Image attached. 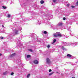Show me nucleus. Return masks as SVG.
I'll list each match as a JSON object with an SVG mask.
<instances>
[{
  "label": "nucleus",
  "instance_id": "nucleus-15",
  "mask_svg": "<svg viewBox=\"0 0 78 78\" xmlns=\"http://www.w3.org/2000/svg\"><path fill=\"white\" fill-rule=\"evenodd\" d=\"M56 39H54L52 44H54V43H55V42H56Z\"/></svg>",
  "mask_w": 78,
  "mask_h": 78
},
{
  "label": "nucleus",
  "instance_id": "nucleus-35",
  "mask_svg": "<svg viewBox=\"0 0 78 78\" xmlns=\"http://www.w3.org/2000/svg\"><path fill=\"white\" fill-rule=\"evenodd\" d=\"M76 5H78V1L76 2Z\"/></svg>",
  "mask_w": 78,
  "mask_h": 78
},
{
  "label": "nucleus",
  "instance_id": "nucleus-26",
  "mask_svg": "<svg viewBox=\"0 0 78 78\" xmlns=\"http://www.w3.org/2000/svg\"><path fill=\"white\" fill-rule=\"evenodd\" d=\"M10 74L11 75H14V73L12 72V73H11Z\"/></svg>",
  "mask_w": 78,
  "mask_h": 78
},
{
  "label": "nucleus",
  "instance_id": "nucleus-4",
  "mask_svg": "<svg viewBox=\"0 0 78 78\" xmlns=\"http://www.w3.org/2000/svg\"><path fill=\"white\" fill-rule=\"evenodd\" d=\"M62 44H63V45H64L65 46H69L70 45V44H69V43H67L66 42H64V41H62Z\"/></svg>",
  "mask_w": 78,
  "mask_h": 78
},
{
  "label": "nucleus",
  "instance_id": "nucleus-10",
  "mask_svg": "<svg viewBox=\"0 0 78 78\" xmlns=\"http://www.w3.org/2000/svg\"><path fill=\"white\" fill-rule=\"evenodd\" d=\"M16 55V53H14L13 54H12V55H11L10 56V57H13V56H14Z\"/></svg>",
  "mask_w": 78,
  "mask_h": 78
},
{
  "label": "nucleus",
  "instance_id": "nucleus-29",
  "mask_svg": "<svg viewBox=\"0 0 78 78\" xmlns=\"http://www.w3.org/2000/svg\"><path fill=\"white\" fill-rule=\"evenodd\" d=\"M50 45H48L47 46V47L48 48H50Z\"/></svg>",
  "mask_w": 78,
  "mask_h": 78
},
{
  "label": "nucleus",
  "instance_id": "nucleus-14",
  "mask_svg": "<svg viewBox=\"0 0 78 78\" xmlns=\"http://www.w3.org/2000/svg\"><path fill=\"white\" fill-rule=\"evenodd\" d=\"M70 34L71 36H73L75 35V34H73L72 33H70Z\"/></svg>",
  "mask_w": 78,
  "mask_h": 78
},
{
  "label": "nucleus",
  "instance_id": "nucleus-40",
  "mask_svg": "<svg viewBox=\"0 0 78 78\" xmlns=\"http://www.w3.org/2000/svg\"><path fill=\"white\" fill-rule=\"evenodd\" d=\"M72 78H75V77H73Z\"/></svg>",
  "mask_w": 78,
  "mask_h": 78
},
{
  "label": "nucleus",
  "instance_id": "nucleus-30",
  "mask_svg": "<svg viewBox=\"0 0 78 78\" xmlns=\"http://www.w3.org/2000/svg\"><path fill=\"white\" fill-rule=\"evenodd\" d=\"M63 19L64 20H66V18L65 17H64V18H63Z\"/></svg>",
  "mask_w": 78,
  "mask_h": 78
},
{
  "label": "nucleus",
  "instance_id": "nucleus-21",
  "mask_svg": "<svg viewBox=\"0 0 78 78\" xmlns=\"http://www.w3.org/2000/svg\"><path fill=\"white\" fill-rule=\"evenodd\" d=\"M41 22L38 21V22L37 23V25H39V24H41Z\"/></svg>",
  "mask_w": 78,
  "mask_h": 78
},
{
  "label": "nucleus",
  "instance_id": "nucleus-5",
  "mask_svg": "<svg viewBox=\"0 0 78 78\" xmlns=\"http://www.w3.org/2000/svg\"><path fill=\"white\" fill-rule=\"evenodd\" d=\"M46 62L48 64H50L51 62L50 60L48 58H47L46 59Z\"/></svg>",
  "mask_w": 78,
  "mask_h": 78
},
{
  "label": "nucleus",
  "instance_id": "nucleus-23",
  "mask_svg": "<svg viewBox=\"0 0 78 78\" xmlns=\"http://www.w3.org/2000/svg\"><path fill=\"white\" fill-rule=\"evenodd\" d=\"M53 73H54L53 72H52V73H49V76H50L51 75H52L53 74Z\"/></svg>",
  "mask_w": 78,
  "mask_h": 78
},
{
  "label": "nucleus",
  "instance_id": "nucleus-20",
  "mask_svg": "<svg viewBox=\"0 0 78 78\" xmlns=\"http://www.w3.org/2000/svg\"><path fill=\"white\" fill-rule=\"evenodd\" d=\"M43 33L44 34H47V32L46 31H44Z\"/></svg>",
  "mask_w": 78,
  "mask_h": 78
},
{
  "label": "nucleus",
  "instance_id": "nucleus-41",
  "mask_svg": "<svg viewBox=\"0 0 78 78\" xmlns=\"http://www.w3.org/2000/svg\"><path fill=\"white\" fill-rule=\"evenodd\" d=\"M39 42H41V41H39Z\"/></svg>",
  "mask_w": 78,
  "mask_h": 78
},
{
  "label": "nucleus",
  "instance_id": "nucleus-2",
  "mask_svg": "<svg viewBox=\"0 0 78 78\" xmlns=\"http://www.w3.org/2000/svg\"><path fill=\"white\" fill-rule=\"evenodd\" d=\"M53 17V16L51 14H49V15H47V20H50V18L52 19Z\"/></svg>",
  "mask_w": 78,
  "mask_h": 78
},
{
  "label": "nucleus",
  "instance_id": "nucleus-22",
  "mask_svg": "<svg viewBox=\"0 0 78 78\" xmlns=\"http://www.w3.org/2000/svg\"><path fill=\"white\" fill-rule=\"evenodd\" d=\"M30 76V74H28L27 76V78H29Z\"/></svg>",
  "mask_w": 78,
  "mask_h": 78
},
{
  "label": "nucleus",
  "instance_id": "nucleus-6",
  "mask_svg": "<svg viewBox=\"0 0 78 78\" xmlns=\"http://www.w3.org/2000/svg\"><path fill=\"white\" fill-rule=\"evenodd\" d=\"M70 44V45H72V46H75V45H76V44L75 43H68V44Z\"/></svg>",
  "mask_w": 78,
  "mask_h": 78
},
{
  "label": "nucleus",
  "instance_id": "nucleus-7",
  "mask_svg": "<svg viewBox=\"0 0 78 78\" xmlns=\"http://www.w3.org/2000/svg\"><path fill=\"white\" fill-rule=\"evenodd\" d=\"M34 64H38L39 63V62H38V61H37V60H35L34 61Z\"/></svg>",
  "mask_w": 78,
  "mask_h": 78
},
{
  "label": "nucleus",
  "instance_id": "nucleus-13",
  "mask_svg": "<svg viewBox=\"0 0 78 78\" xmlns=\"http://www.w3.org/2000/svg\"><path fill=\"white\" fill-rule=\"evenodd\" d=\"M61 47L62 49V50H66V49L64 48V46H61Z\"/></svg>",
  "mask_w": 78,
  "mask_h": 78
},
{
  "label": "nucleus",
  "instance_id": "nucleus-18",
  "mask_svg": "<svg viewBox=\"0 0 78 78\" xmlns=\"http://www.w3.org/2000/svg\"><path fill=\"white\" fill-rule=\"evenodd\" d=\"M31 57V56L30 55H27V58H29Z\"/></svg>",
  "mask_w": 78,
  "mask_h": 78
},
{
  "label": "nucleus",
  "instance_id": "nucleus-42",
  "mask_svg": "<svg viewBox=\"0 0 78 78\" xmlns=\"http://www.w3.org/2000/svg\"><path fill=\"white\" fill-rule=\"evenodd\" d=\"M57 73H58V72H57Z\"/></svg>",
  "mask_w": 78,
  "mask_h": 78
},
{
  "label": "nucleus",
  "instance_id": "nucleus-16",
  "mask_svg": "<svg viewBox=\"0 0 78 78\" xmlns=\"http://www.w3.org/2000/svg\"><path fill=\"white\" fill-rule=\"evenodd\" d=\"M7 71L5 72H4V73H3V75H6V74H7Z\"/></svg>",
  "mask_w": 78,
  "mask_h": 78
},
{
  "label": "nucleus",
  "instance_id": "nucleus-25",
  "mask_svg": "<svg viewBox=\"0 0 78 78\" xmlns=\"http://www.w3.org/2000/svg\"><path fill=\"white\" fill-rule=\"evenodd\" d=\"M29 51H30L31 52H33V50H32V49H30L28 50Z\"/></svg>",
  "mask_w": 78,
  "mask_h": 78
},
{
  "label": "nucleus",
  "instance_id": "nucleus-19",
  "mask_svg": "<svg viewBox=\"0 0 78 78\" xmlns=\"http://www.w3.org/2000/svg\"><path fill=\"white\" fill-rule=\"evenodd\" d=\"M17 62H20V60L18 59V60H17Z\"/></svg>",
  "mask_w": 78,
  "mask_h": 78
},
{
  "label": "nucleus",
  "instance_id": "nucleus-8",
  "mask_svg": "<svg viewBox=\"0 0 78 78\" xmlns=\"http://www.w3.org/2000/svg\"><path fill=\"white\" fill-rule=\"evenodd\" d=\"M57 37H61V36H62V35L61 34L60 32H57Z\"/></svg>",
  "mask_w": 78,
  "mask_h": 78
},
{
  "label": "nucleus",
  "instance_id": "nucleus-36",
  "mask_svg": "<svg viewBox=\"0 0 78 78\" xmlns=\"http://www.w3.org/2000/svg\"><path fill=\"white\" fill-rule=\"evenodd\" d=\"M20 66H22V64H19Z\"/></svg>",
  "mask_w": 78,
  "mask_h": 78
},
{
  "label": "nucleus",
  "instance_id": "nucleus-34",
  "mask_svg": "<svg viewBox=\"0 0 78 78\" xmlns=\"http://www.w3.org/2000/svg\"><path fill=\"white\" fill-rule=\"evenodd\" d=\"M66 38H68V37H69V36H66Z\"/></svg>",
  "mask_w": 78,
  "mask_h": 78
},
{
  "label": "nucleus",
  "instance_id": "nucleus-27",
  "mask_svg": "<svg viewBox=\"0 0 78 78\" xmlns=\"http://www.w3.org/2000/svg\"><path fill=\"white\" fill-rule=\"evenodd\" d=\"M71 7L72 8H75V6L73 5H72L71 6Z\"/></svg>",
  "mask_w": 78,
  "mask_h": 78
},
{
  "label": "nucleus",
  "instance_id": "nucleus-31",
  "mask_svg": "<svg viewBox=\"0 0 78 78\" xmlns=\"http://www.w3.org/2000/svg\"><path fill=\"white\" fill-rule=\"evenodd\" d=\"M56 0H53V2H56Z\"/></svg>",
  "mask_w": 78,
  "mask_h": 78
},
{
  "label": "nucleus",
  "instance_id": "nucleus-12",
  "mask_svg": "<svg viewBox=\"0 0 78 78\" xmlns=\"http://www.w3.org/2000/svg\"><path fill=\"white\" fill-rule=\"evenodd\" d=\"M53 35H54V37H58L57 32H56L55 34H54Z\"/></svg>",
  "mask_w": 78,
  "mask_h": 78
},
{
  "label": "nucleus",
  "instance_id": "nucleus-39",
  "mask_svg": "<svg viewBox=\"0 0 78 78\" xmlns=\"http://www.w3.org/2000/svg\"><path fill=\"white\" fill-rule=\"evenodd\" d=\"M2 27H4V26L2 25Z\"/></svg>",
  "mask_w": 78,
  "mask_h": 78
},
{
  "label": "nucleus",
  "instance_id": "nucleus-24",
  "mask_svg": "<svg viewBox=\"0 0 78 78\" xmlns=\"http://www.w3.org/2000/svg\"><path fill=\"white\" fill-rule=\"evenodd\" d=\"M2 7L3 9H6V6H2Z\"/></svg>",
  "mask_w": 78,
  "mask_h": 78
},
{
  "label": "nucleus",
  "instance_id": "nucleus-37",
  "mask_svg": "<svg viewBox=\"0 0 78 78\" xmlns=\"http://www.w3.org/2000/svg\"><path fill=\"white\" fill-rule=\"evenodd\" d=\"M67 6H69V4H67Z\"/></svg>",
  "mask_w": 78,
  "mask_h": 78
},
{
  "label": "nucleus",
  "instance_id": "nucleus-17",
  "mask_svg": "<svg viewBox=\"0 0 78 78\" xmlns=\"http://www.w3.org/2000/svg\"><path fill=\"white\" fill-rule=\"evenodd\" d=\"M40 2L41 4H43V3H44V1L41 0V1Z\"/></svg>",
  "mask_w": 78,
  "mask_h": 78
},
{
  "label": "nucleus",
  "instance_id": "nucleus-1",
  "mask_svg": "<svg viewBox=\"0 0 78 78\" xmlns=\"http://www.w3.org/2000/svg\"><path fill=\"white\" fill-rule=\"evenodd\" d=\"M13 31L14 32V34H11L9 35L8 36V37H11L12 36H14L15 34H19V30L17 29L13 30Z\"/></svg>",
  "mask_w": 78,
  "mask_h": 78
},
{
  "label": "nucleus",
  "instance_id": "nucleus-11",
  "mask_svg": "<svg viewBox=\"0 0 78 78\" xmlns=\"http://www.w3.org/2000/svg\"><path fill=\"white\" fill-rule=\"evenodd\" d=\"M72 55L69 54H68V55H67V57H69V58H70L72 57Z\"/></svg>",
  "mask_w": 78,
  "mask_h": 78
},
{
  "label": "nucleus",
  "instance_id": "nucleus-28",
  "mask_svg": "<svg viewBox=\"0 0 78 78\" xmlns=\"http://www.w3.org/2000/svg\"><path fill=\"white\" fill-rule=\"evenodd\" d=\"M7 17H10V15L9 14H8L7 16Z\"/></svg>",
  "mask_w": 78,
  "mask_h": 78
},
{
  "label": "nucleus",
  "instance_id": "nucleus-3",
  "mask_svg": "<svg viewBox=\"0 0 78 78\" xmlns=\"http://www.w3.org/2000/svg\"><path fill=\"white\" fill-rule=\"evenodd\" d=\"M62 25H63V23L62 22H60L58 23V24L55 26V28H57L58 27H62Z\"/></svg>",
  "mask_w": 78,
  "mask_h": 78
},
{
  "label": "nucleus",
  "instance_id": "nucleus-32",
  "mask_svg": "<svg viewBox=\"0 0 78 78\" xmlns=\"http://www.w3.org/2000/svg\"><path fill=\"white\" fill-rule=\"evenodd\" d=\"M1 39H3V37H1Z\"/></svg>",
  "mask_w": 78,
  "mask_h": 78
},
{
  "label": "nucleus",
  "instance_id": "nucleus-38",
  "mask_svg": "<svg viewBox=\"0 0 78 78\" xmlns=\"http://www.w3.org/2000/svg\"><path fill=\"white\" fill-rule=\"evenodd\" d=\"M2 54H0V56H2Z\"/></svg>",
  "mask_w": 78,
  "mask_h": 78
},
{
  "label": "nucleus",
  "instance_id": "nucleus-9",
  "mask_svg": "<svg viewBox=\"0 0 78 78\" xmlns=\"http://www.w3.org/2000/svg\"><path fill=\"white\" fill-rule=\"evenodd\" d=\"M17 45L19 46H22V44H21V42H18L17 43Z\"/></svg>",
  "mask_w": 78,
  "mask_h": 78
},
{
  "label": "nucleus",
  "instance_id": "nucleus-33",
  "mask_svg": "<svg viewBox=\"0 0 78 78\" xmlns=\"http://www.w3.org/2000/svg\"><path fill=\"white\" fill-rule=\"evenodd\" d=\"M51 69H49V72H51Z\"/></svg>",
  "mask_w": 78,
  "mask_h": 78
}]
</instances>
